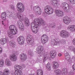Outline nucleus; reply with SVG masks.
<instances>
[{
	"instance_id": "bb28decb",
	"label": "nucleus",
	"mask_w": 75,
	"mask_h": 75,
	"mask_svg": "<svg viewBox=\"0 0 75 75\" xmlns=\"http://www.w3.org/2000/svg\"><path fill=\"white\" fill-rule=\"evenodd\" d=\"M51 3L53 4V7L57 6V1L56 0H51Z\"/></svg>"
},
{
	"instance_id": "2eb2a0df",
	"label": "nucleus",
	"mask_w": 75,
	"mask_h": 75,
	"mask_svg": "<svg viewBox=\"0 0 75 75\" xmlns=\"http://www.w3.org/2000/svg\"><path fill=\"white\" fill-rule=\"evenodd\" d=\"M65 56L66 60L68 61V62H69V64H71V63H72V61L70 60V55H69L68 52H67L65 53Z\"/></svg>"
},
{
	"instance_id": "6e6d98bb",
	"label": "nucleus",
	"mask_w": 75,
	"mask_h": 75,
	"mask_svg": "<svg viewBox=\"0 0 75 75\" xmlns=\"http://www.w3.org/2000/svg\"><path fill=\"white\" fill-rule=\"evenodd\" d=\"M2 24L3 25H4V22L3 21H2Z\"/></svg>"
},
{
	"instance_id": "603ef678",
	"label": "nucleus",
	"mask_w": 75,
	"mask_h": 75,
	"mask_svg": "<svg viewBox=\"0 0 75 75\" xmlns=\"http://www.w3.org/2000/svg\"><path fill=\"white\" fill-rule=\"evenodd\" d=\"M7 1V0H4L3 1V2H4V3H6Z\"/></svg>"
},
{
	"instance_id": "20e7f679",
	"label": "nucleus",
	"mask_w": 75,
	"mask_h": 75,
	"mask_svg": "<svg viewBox=\"0 0 75 75\" xmlns=\"http://www.w3.org/2000/svg\"><path fill=\"white\" fill-rule=\"evenodd\" d=\"M26 40L27 43L28 44H30L32 45H34V40L33 36L30 35H28Z\"/></svg>"
},
{
	"instance_id": "393cba45",
	"label": "nucleus",
	"mask_w": 75,
	"mask_h": 75,
	"mask_svg": "<svg viewBox=\"0 0 75 75\" xmlns=\"http://www.w3.org/2000/svg\"><path fill=\"white\" fill-rule=\"evenodd\" d=\"M68 29L70 30L71 31H75V26L71 25L69 26Z\"/></svg>"
},
{
	"instance_id": "f257e3e1",
	"label": "nucleus",
	"mask_w": 75,
	"mask_h": 75,
	"mask_svg": "<svg viewBox=\"0 0 75 75\" xmlns=\"http://www.w3.org/2000/svg\"><path fill=\"white\" fill-rule=\"evenodd\" d=\"M41 25H45V22L42 19L40 20L38 18L34 19V22L31 23V29L34 33L35 34L38 32L39 30V27Z\"/></svg>"
},
{
	"instance_id": "c03bdc74",
	"label": "nucleus",
	"mask_w": 75,
	"mask_h": 75,
	"mask_svg": "<svg viewBox=\"0 0 75 75\" xmlns=\"http://www.w3.org/2000/svg\"><path fill=\"white\" fill-rule=\"evenodd\" d=\"M57 28L58 30H60V29H61V26H58Z\"/></svg>"
},
{
	"instance_id": "4be33fe9",
	"label": "nucleus",
	"mask_w": 75,
	"mask_h": 75,
	"mask_svg": "<svg viewBox=\"0 0 75 75\" xmlns=\"http://www.w3.org/2000/svg\"><path fill=\"white\" fill-rule=\"evenodd\" d=\"M24 21L25 25H26V27H28L30 25V23H29V20L28 18H25L24 19Z\"/></svg>"
},
{
	"instance_id": "f3484780",
	"label": "nucleus",
	"mask_w": 75,
	"mask_h": 75,
	"mask_svg": "<svg viewBox=\"0 0 75 75\" xmlns=\"http://www.w3.org/2000/svg\"><path fill=\"white\" fill-rule=\"evenodd\" d=\"M21 22L20 21H18L17 22L18 26L19 28V29L21 31H23L24 28L23 26H21Z\"/></svg>"
},
{
	"instance_id": "f8f14e48",
	"label": "nucleus",
	"mask_w": 75,
	"mask_h": 75,
	"mask_svg": "<svg viewBox=\"0 0 75 75\" xmlns=\"http://www.w3.org/2000/svg\"><path fill=\"white\" fill-rule=\"evenodd\" d=\"M34 11H37L36 13L39 14L40 15L41 14V9L38 6H36L33 7Z\"/></svg>"
},
{
	"instance_id": "5fc2aeb1",
	"label": "nucleus",
	"mask_w": 75,
	"mask_h": 75,
	"mask_svg": "<svg viewBox=\"0 0 75 75\" xmlns=\"http://www.w3.org/2000/svg\"><path fill=\"white\" fill-rule=\"evenodd\" d=\"M43 74V73H41L40 74H37V75H42V74Z\"/></svg>"
},
{
	"instance_id": "412c9836",
	"label": "nucleus",
	"mask_w": 75,
	"mask_h": 75,
	"mask_svg": "<svg viewBox=\"0 0 75 75\" xmlns=\"http://www.w3.org/2000/svg\"><path fill=\"white\" fill-rule=\"evenodd\" d=\"M8 39L7 38L6 39L5 38H2L0 40V42L2 45H4L5 44L6 42H7V41L8 40Z\"/></svg>"
},
{
	"instance_id": "13d9d810",
	"label": "nucleus",
	"mask_w": 75,
	"mask_h": 75,
	"mask_svg": "<svg viewBox=\"0 0 75 75\" xmlns=\"http://www.w3.org/2000/svg\"><path fill=\"white\" fill-rule=\"evenodd\" d=\"M21 21H23V19H21Z\"/></svg>"
},
{
	"instance_id": "bf43d9fd",
	"label": "nucleus",
	"mask_w": 75,
	"mask_h": 75,
	"mask_svg": "<svg viewBox=\"0 0 75 75\" xmlns=\"http://www.w3.org/2000/svg\"><path fill=\"white\" fill-rule=\"evenodd\" d=\"M69 1H70V2H71V1H72V0H69Z\"/></svg>"
},
{
	"instance_id": "f03ea898",
	"label": "nucleus",
	"mask_w": 75,
	"mask_h": 75,
	"mask_svg": "<svg viewBox=\"0 0 75 75\" xmlns=\"http://www.w3.org/2000/svg\"><path fill=\"white\" fill-rule=\"evenodd\" d=\"M44 50V47L40 45L37 47L36 51L39 53L38 56L39 57H42L44 55L43 59V61L45 62L48 59L49 55L47 54H45V52L43 51Z\"/></svg>"
},
{
	"instance_id": "7ed1b4c3",
	"label": "nucleus",
	"mask_w": 75,
	"mask_h": 75,
	"mask_svg": "<svg viewBox=\"0 0 75 75\" xmlns=\"http://www.w3.org/2000/svg\"><path fill=\"white\" fill-rule=\"evenodd\" d=\"M9 32H8V35L9 38H13V35H15L17 33V29L15 25H12L9 27Z\"/></svg>"
},
{
	"instance_id": "6ab92c4d",
	"label": "nucleus",
	"mask_w": 75,
	"mask_h": 75,
	"mask_svg": "<svg viewBox=\"0 0 75 75\" xmlns=\"http://www.w3.org/2000/svg\"><path fill=\"white\" fill-rule=\"evenodd\" d=\"M50 55L52 59H54V58H55V55H56V51L55 50H53L51 51L50 53Z\"/></svg>"
},
{
	"instance_id": "4d7b16f0",
	"label": "nucleus",
	"mask_w": 75,
	"mask_h": 75,
	"mask_svg": "<svg viewBox=\"0 0 75 75\" xmlns=\"http://www.w3.org/2000/svg\"><path fill=\"white\" fill-rule=\"evenodd\" d=\"M72 73H73V72H71L70 73V75H72Z\"/></svg>"
},
{
	"instance_id": "1a4fd4ad",
	"label": "nucleus",
	"mask_w": 75,
	"mask_h": 75,
	"mask_svg": "<svg viewBox=\"0 0 75 75\" xmlns=\"http://www.w3.org/2000/svg\"><path fill=\"white\" fill-rule=\"evenodd\" d=\"M63 21L64 23L66 24H69L71 22V20L67 16H66L63 18Z\"/></svg>"
},
{
	"instance_id": "b1692460",
	"label": "nucleus",
	"mask_w": 75,
	"mask_h": 75,
	"mask_svg": "<svg viewBox=\"0 0 75 75\" xmlns=\"http://www.w3.org/2000/svg\"><path fill=\"white\" fill-rule=\"evenodd\" d=\"M5 63L6 65H7L8 66H11V65H12V63H11V61H10L8 59H6Z\"/></svg>"
},
{
	"instance_id": "4c0bfd02",
	"label": "nucleus",
	"mask_w": 75,
	"mask_h": 75,
	"mask_svg": "<svg viewBox=\"0 0 75 75\" xmlns=\"http://www.w3.org/2000/svg\"><path fill=\"white\" fill-rule=\"evenodd\" d=\"M9 7L11 9H12L13 10V11H14L15 10V8H14V6L12 5H11Z\"/></svg>"
},
{
	"instance_id": "0eeeda50",
	"label": "nucleus",
	"mask_w": 75,
	"mask_h": 75,
	"mask_svg": "<svg viewBox=\"0 0 75 75\" xmlns=\"http://www.w3.org/2000/svg\"><path fill=\"white\" fill-rule=\"evenodd\" d=\"M41 40L43 44H45L46 42H48V37L47 36V35L45 34L43 35L41 38Z\"/></svg>"
},
{
	"instance_id": "39448f33",
	"label": "nucleus",
	"mask_w": 75,
	"mask_h": 75,
	"mask_svg": "<svg viewBox=\"0 0 75 75\" xmlns=\"http://www.w3.org/2000/svg\"><path fill=\"white\" fill-rule=\"evenodd\" d=\"M45 11L47 14H51L54 13L53 8L50 6H47L45 8Z\"/></svg>"
},
{
	"instance_id": "58836bf2",
	"label": "nucleus",
	"mask_w": 75,
	"mask_h": 75,
	"mask_svg": "<svg viewBox=\"0 0 75 75\" xmlns=\"http://www.w3.org/2000/svg\"><path fill=\"white\" fill-rule=\"evenodd\" d=\"M28 54L30 55H31V56H33V52L32 51H31L30 50H29L28 51Z\"/></svg>"
},
{
	"instance_id": "4468645a",
	"label": "nucleus",
	"mask_w": 75,
	"mask_h": 75,
	"mask_svg": "<svg viewBox=\"0 0 75 75\" xmlns=\"http://www.w3.org/2000/svg\"><path fill=\"white\" fill-rule=\"evenodd\" d=\"M52 44L53 45H56L57 44H59L61 42V41L59 39H53L51 40Z\"/></svg>"
},
{
	"instance_id": "9d476101",
	"label": "nucleus",
	"mask_w": 75,
	"mask_h": 75,
	"mask_svg": "<svg viewBox=\"0 0 75 75\" xmlns=\"http://www.w3.org/2000/svg\"><path fill=\"white\" fill-rule=\"evenodd\" d=\"M17 40L19 44H24V38L23 36L19 37Z\"/></svg>"
},
{
	"instance_id": "79ce46f5",
	"label": "nucleus",
	"mask_w": 75,
	"mask_h": 75,
	"mask_svg": "<svg viewBox=\"0 0 75 75\" xmlns=\"http://www.w3.org/2000/svg\"><path fill=\"white\" fill-rule=\"evenodd\" d=\"M70 3L72 4H75V0H72V1H70Z\"/></svg>"
},
{
	"instance_id": "c756f323",
	"label": "nucleus",
	"mask_w": 75,
	"mask_h": 75,
	"mask_svg": "<svg viewBox=\"0 0 75 75\" xmlns=\"http://www.w3.org/2000/svg\"><path fill=\"white\" fill-rule=\"evenodd\" d=\"M22 7H24V6L23 4H22V3H20L17 4L16 5V8L17 9H20V8H21Z\"/></svg>"
},
{
	"instance_id": "9b49d317",
	"label": "nucleus",
	"mask_w": 75,
	"mask_h": 75,
	"mask_svg": "<svg viewBox=\"0 0 75 75\" xmlns=\"http://www.w3.org/2000/svg\"><path fill=\"white\" fill-rule=\"evenodd\" d=\"M55 12L57 16V17H61L64 16V13L60 10H55Z\"/></svg>"
},
{
	"instance_id": "aec40b11",
	"label": "nucleus",
	"mask_w": 75,
	"mask_h": 75,
	"mask_svg": "<svg viewBox=\"0 0 75 75\" xmlns=\"http://www.w3.org/2000/svg\"><path fill=\"white\" fill-rule=\"evenodd\" d=\"M20 58L22 61H25L27 58V55L25 54H22L20 55Z\"/></svg>"
},
{
	"instance_id": "a18cd8bd",
	"label": "nucleus",
	"mask_w": 75,
	"mask_h": 75,
	"mask_svg": "<svg viewBox=\"0 0 75 75\" xmlns=\"http://www.w3.org/2000/svg\"><path fill=\"white\" fill-rule=\"evenodd\" d=\"M73 48L74 47L72 46H70L69 47V49L71 50H74Z\"/></svg>"
},
{
	"instance_id": "49530a36",
	"label": "nucleus",
	"mask_w": 75,
	"mask_h": 75,
	"mask_svg": "<svg viewBox=\"0 0 75 75\" xmlns=\"http://www.w3.org/2000/svg\"><path fill=\"white\" fill-rule=\"evenodd\" d=\"M73 68L75 70V64H74L73 66Z\"/></svg>"
},
{
	"instance_id": "09e8293b",
	"label": "nucleus",
	"mask_w": 75,
	"mask_h": 75,
	"mask_svg": "<svg viewBox=\"0 0 75 75\" xmlns=\"http://www.w3.org/2000/svg\"><path fill=\"white\" fill-rule=\"evenodd\" d=\"M4 74L2 72L0 71V75H4Z\"/></svg>"
},
{
	"instance_id": "2f4dec72",
	"label": "nucleus",
	"mask_w": 75,
	"mask_h": 75,
	"mask_svg": "<svg viewBox=\"0 0 75 75\" xmlns=\"http://www.w3.org/2000/svg\"><path fill=\"white\" fill-rule=\"evenodd\" d=\"M6 13L5 12H3L1 14V18L4 20H6Z\"/></svg>"
},
{
	"instance_id": "a19ab883",
	"label": "nucleus",
	"mask_w": 75,
	"mask_h": 75,
	"mask_svg": "<svg viewBox=\"0 0 75 75\" xmlns=\"http://www.w3.org/2000/svg\"><path fill=\"white\" fill-rule=\"evenodd\" d=\"M10 45L11 46V47H14V45H15V44L13 42H10Z\"/></svg>"
},
{
	"instance_id": "8fccbe9b",
	"label": "nucleus",
	"mask_w": 75,
	"mask_h": 75,
	"mask_svg": "<svg viewBox=\"0 0 75 75\" xmlns=\"http://www.w3.org/2000/svg\"><path fill=\"white\" fill-rule=\"evenodd\" d=\"M30 17L32 18H33V17H34V16H33V15H30Z\"/></svg>"
},
{
	"instance_id": "a878e982",
	"label": "nucleus",
	"mask_w": 75,
	"mask_h": 75,
	"mask_svg": "<svg viewBox=\"0 0 75 75\" xmlns=\"http://www.w3.org/2000/svg\"><path fill=\"white\" fill-rule=\"evenodd\" d=\"M54 72L55 75H59L61 74L62 71L60 69L55 70H54Z\"/></svg>"
},
{
	"instance_id": "3c124183",
	"label": "nucleus",
	"mask_w": 75,
	"mask_h": 75,
	"mask_svg": "<svg viewBox=\"0 0 75 75\" xmlns=\"http://www.w3.org/2000/svg\"><path fill=\"white\" fill-rule=\"evenodd\" d=\"M58 55L59 57H61V56L62 55H61V54L59 53L58 54Z\"/></svg>"
},
{
	"instance_id": "c9c22d12",
	"label": "nucleus",
	"mask_w": 75,
	"mask_h": 75,
	"mask_svg": "<svg viewBox=\"0 0 75 75\" xmlns=\"http://www.w3.org/2000/svg\"><path fill=\"white\" fill-rule=\"evenodd\" d=\"M41 73H43L42 70L39 69L37 70V72H36L37 75L40 74H41Z\"/></svg>"
},
{
	"instance_id": "72a5a7b5",
	"label": "nucleus",
	"mask_w": 75,
	"mask_h": 75,
	"mask_svg": "<svg viewBox=\"0 0 75 75\" xmlns=\"http://www.w3.org/2000/svg\"><path fill=\"white\" fill-rule=\"evenodd\" d=\"M18 11L19 12H20V13H23L24 11V7H22L20 9H18Z\"/></svg>"
},
{
	"instance_id": "dca6fc26",
	"label": "nucleus",
	"mask_w": 75,
	"mask_h": 75,
	"mask_svg": "<svg viewBox=\"0 0 75 75\" xmlns=\"http://www.w3.org/2000/svg\"><path fill=\"white\" fill-rule=\"evenodd\" d=\"M9 59L13 62L17 60V56L15 54H11L9 56Z\"/></svg>"
},
{
	"instance_id": "de8ad7c7",
	"label": "nucleus",
	"mask_w": 75,
	"mask_h": 75,
	"mask_svg": "<svg viewBox=\"0 0 75 75\" xmlns=\"http://www.w3.org/2000/svg\"><path fill=\"white\" fill-rule=\"evenodd\" d=\"M2 52V48H1L0 47V54Z\"/></svg>"
},
{
	"instance_id": "680f3d73",
	"label": "nucleus",
	"mask_w": 75,
	"mask_h": 75,
	"mask_svg": "<svg viewBox=\"0 0 75 75\" xmlns=\"http://www.w3.org/2000/svg\"><path fill=\"white\" fill-rule=\"evenodd\" d=\"M5 25H4V26H5Z\"/></svg>"
},
{
	"instance_id": "473e14b6",
	"label": "nucleus",
	"mask_w": 75,
	"mask_h": 75,
	"mask_svg": "<svg viewBox=\"0 0 75 75\" xmlns=\"http://www.w3.org/2000/svg\"><path fill=\"white\" fill-rule=\"evenodd\" d=\"M15 75H23V72L21 71H15Z\"/></svg>"
},
{
	"instance_id": "e433bc0d",
	"label": "nucleus",
	"mask_w": 75,
	"mask_h": 75,
	"mask_svg": "<svg viewBox=\"0 0 75 75\" xmlns=\"http://www.w3.org/2000/svg\"><path fill=\"white\" fill-rule=\"evenodd\" d=\"M50 27L55 28V24L54 23H52L50 25Z\"/></svg>"
},
{
	"instance_id": "052dcab7",
	"label": "nucleus",
	"mask_w": 75,
	"mask_h": 75,
	"mask_svg": "<svg viewBox=\"0 0 75 75\" xmlns=\"http://www.w3.org/2000/svg\"><path fill=\"white\" fill-rule=\"evenodd\" d=\"M74 54H75V50L74 51Z\"/></svg>"
},
{
	"instance_id": "7c9ffc66",
	"label": "nucleus",
	"mask_w": 75,
	"mask_h": 75,
	"mask_svg": "<svg viewBox=\"0 0 75 75\" xmlns=\"http://www.w3.org/2000/svg\"><path fill=\"white\" fill-rule=\"evenodd\" d=\"M46 69L48 71H51V66L50 63H47V64L46 65Z\"/></svg>"
},
{
	"instance_id": "864d4df0",
	"label": "nucleus",
	"mask_w": 75,
	"mask_h": 75,
	"mask_svg": "<svg viewBox=\"0 0 75 75\" xmlns=\"http://www.w3.org/2000/svg\"><path fill=\"white\" fill-rule=\"evenodd\" d=\"M73 59L74 60V61H75V56H74L73 57Z\"/></svg>"
},
{
	"instance_id": "423d86ee",
	"label": "nucleus",
	"mask_w": 75,
	"mask_h": 75,
	"mask_svg": "<svg viewBox=\"0 0 75 75\" xmlns=\"http://www.w3.org/2000/svg\"><path fill=\"white\" fill-rule=\"evenodd\" d=\"M60 35L62 38H67L69 36V34L68 32H67L65 30H62L61 31L60 33Z\"/></svg>"
},
{
	"instance_id": "ea45409f",
	"label": "nucleus",
	"mask_w": 75,
	"mask_h": 75,
	"mask_svg": "<svg viewBox=\"0 0 75 75\" xmlns=\"http://www.w3.org/2000/svg\"><path fill=\"white\" fill-rule=\"evenodd\" d=\"M60 42L63 44H65V41L64 39H62L61 40Z\"/></svg>"
},
{
	"instance_id": "6e6552de",
	"label": "nucleus",
	"mask_w": 75,
	"mask_h": 75,
	"mask_svg": "<svg viewBox=\"0 0 75 75\" xmlns=\"http://www.w3.org/2000/svg\"><path fill=\"white\" fill-rule=\"evenodd\" d=\"M17 16L15 14V13H13L11 15V16L13 19H16L18 17L19 20H20L23 17V15L21 14L18 12L17 13Z\"/></svg>"
},
{
	"instance_id": "5701e85b",
	"label": "nucleus",
	"mask_w": 75,
	"mask_h": 75,
	"mask_svg": "<svg viewBox=\"0 0 75 75\" xmlns=\"http://www.w3.org/2000/svg\"><path fill=\"white\" fill-rule=\"evenodd\" d=\"M15 68V71H21V66H20L19 65H17L16 66H15L14 67Z\"/></svg>"
},
{
	"instance_id": "c85d7f7f",
	"label": "nucleus",
	"mask_w": 75,
	"mask_h": 75,
	"mask_svg": "<svg viewBox=\"0 0 75 75\" xmlns=\"http://www.w3.org/2000/svg\"><path fill=\"white\" fill-rule=\"evenodd\" d=\"M4 75H9L10 74V71L9 70L5 69L4 70Z\"/></svg>"
},
{
	"instance_id": "ddd939ff",
	"label": "nucleus",
	"mask_w": 75,
	"mask_h": 75,
	"mask_svg": "<svg viewBox=\"0 0 75 75\" xmlns=\"http://www.w3.org/2000/svg\"><path fill=\"white\" fill-rule=\"evenodd\" d=\"M62 7L64 10H68L69 8V6L66 3H63L62 4Z\"/></svg>"
},
{
	"instance_id": "f704fd0d",
	"label": "nucleus",
	"mask_w": 75,
	"mask_h": 75,
	"mask_svg": "<svg viewBox=\"0 0 75 75\" xmlns=\"http://www.w3.org/2000/svg\"><path fill=\"white\" fill-rule=\"evenodd\" d=\"M4 65V60H1L0 61V67H3Z\"/></svg>"
},
{
	"instance_id": "cd10ccee",
	"label": "nucleus",
	"mask_w": 75,
	"mask_h": 75,
	"mask_svg": "<svg viewBox=\"0 0 75 75\" xmlns=\"http://www.w3.org/2000/svg\"><path fill=\"white\" fill-rule=\"evenodd\" d=\"M62 75H66L68 73V69L67 68H63L62 70Z\"/></svg>"
},
{
	"instance_id": "a211bd4d",
	"label": "nucleus",
	"mask_w": 75,
	"mask_h": 75,
	"mask_svg": "<svg viewBox=\"0 0 75 75\" xmlns=\"http://www.w3.org/2000/svg\"><path fill=\"white\" fill-rule=\"evenodd\" d=\"M52 68L54 69H56L59 67V64L57 62H52Z\"/></svg>"
},
{
	"instance_id": "37998d69",
	"label": "nucleus",
	"mask_w": 75,
	"mask_h": 75,
	"mask_svg": "<svg viewBox=\"0 0 75 75\" xmlns=\"http://www.w3.org/2000/svg\"><path fill=\"white\" fill-rule=\"evenodd\" d=\"M72 42L73 44L75 45V38L74 39L72 40Z\"/></svg>"
}]
</instances>
